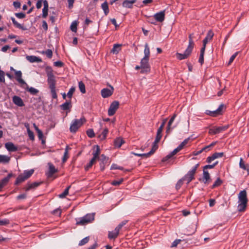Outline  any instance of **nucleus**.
Listing matches in <instances>:
<instances>
[{
	"label": "nucleus",
	"instance_id": "55",
	"mask_svg": "<svg viewBox=\"0 0 249 249\" xmlns=\"http://www.w3.org/2000/svg\"><path fill=\"white\" fill-rule=\"evenodd\" d=\"M123 181V179L121 178L118 180H113L111 182V184L114 186H118Z\"/></svg>",
	"mask_w": 249,
	"mask_h": 249
},
{
	"label": "nucleus",
	"instance_id": "57",
	"mask_svg": "<svg viewBox=\"0 0 249 249\" xmlns=\"http://www.w3.org/2000/svg\"><path fill=\"white\" fill-rule=\"evenodd\" d=\"M237 54H238V52H236L233 55H231V56L230 58L229 61L228 62V65H230L231 64V63L233 61V60L236 57Z\"/></svg>",
	"mask_w": 249,
	"mask_h": 249
},
{
	"label": "nucleus",
	"instance_id": "38",
	"mask_svg": "<svg viewBox=\"0 0 249 249\" xmlns=\"http://www.w3.org/2000/svg\"><path fill=\"white\" fill-rule=\"evenodd\" d=\"M222 183L223 181L219 178H218L213 185L212 186L211 188L213 189L216 187L219 186L222 184Z\"/></svg>",
	"mask_w": 249,
	"mask_h": 249
},
{
	"label": "nucleus",
	"instance_id": "53",
	"mask_svg": "<svg viewBox=\"0 0 249 249\" xmlns=\"http://www.w3.org/2000/svg\"><path fill=\"white\" fill-rule=\"evenodd\" d=\"M158 147L157 143H155V142L154 141L152 149L149 152L150 155H152L155 152V151L158 149Z\"/></svg>",
	"mask_w": 249,
	"mask_h": 249
},
{
	"label": "nucleus",
	"instance_id": "34",
	"mask_svg": "<svg viewBox=\"0 0 249 249\" xmlns=\"http://www.w3.org/2000/svg\"><path fill=\"white\" fill-rule=\"evenodd\" d=\"M11 20L12 21V22L13 23V24L14 25V26L18 28H19L20 29H21L22 30H26V28L24 27V26L23 25H22L21 24L18 23L15 19V18L13 17H12L11 18Z\"/></svg>",
	"mask_w": 249,
	"mask_h": 249
},
{
	"label": "nucleus",
	"instance_id": "60",
	"mask_svg": "<svg viewBox=\"0 0 249 249\" xmlns=\"http://www.w3.org/2000/svg\"><path fill=\"white\" fill-rule=\"evenodd\" d=\"M183 181V179L182 178V179H179L178 181V182L177 183L176 185V188L177 190H178L181 187V186L182 185Z\"/></svg>",
	"mask_w": 249,
	"mask_h": 249
},
{
	"label": "nucleus",
	"instance_id": "19",
	"mask_svg": "<svg viewBox=\"0 0 249 249\" xmlns=\"http://www.w3.org/2000/svg\"><path fill=\"white\" fill-rule=\"evenodd\" d=\"M5 147L9 152H16L18 150V147L11 142H8L5 143Z\"/></svg>",
	"mask_w": 249,
	"mask_h": 249
},
{
	"label": "nucleus",
	"instance_id": "39",
	"mask_svg": "<svg viewBox=\"0 0 249 249\" xmlns=\"http://www.w3.org/2000/svg\"><path fill=\"white\" fill-rule=\"evenodd\" d=\"M144 56L146 58H149L150 56V49L147 43H146L144 46Z\"/></svg>",
	"mask_w": 249,
	"mask_h": 249
},
{
	"label": "nucleus",
	"instance_id": "33",
	"mask_svg": "<svg viewBox=\"0 0 249 249\" xmlns=\"http://www.w3.org/2000/svg\"><path fill=\"white\" fill-rule=\"evenodd\" d=\"M11 20L12 21V22L13 23V24L14 25V26L18 28H19L20 29H21L22 30H26V28L24 27V26L23 25H22L21 24L18 23L15 19V18L13 17H12L11 18Z\"/></svg>",
	"mask_w": 249,
	"mask_h": 249
},
{
	"label": "nucleus",
	"instance_id": "45",
	"mask_svg": "<svg viewBox=\"0 0 249 249\" xmlns=\"http://www.w3.org/2000/svg\"><path fill=\"white\" fill-rule=\"evenodd\" d=\"M97 159L100 160L101 162V163H102L103 164L106 163L108 160L107 157L104 154L101 155V156Z\"/></svg>",
	"mask_w": 249,
	"mask_h": 249
},
{
	"label": "nucleus",
	"instance_id": "15",
	"mask_svg": "<svg viewBox=\"0 0 249 249\" xmlns=\"http://www.w3.org/2000/svg\"><path fill=\"white\" fill-rule=\"evenodd\" d=\"M199 180L200 181H202L204 184H208L211 180L210 175L208 171L203 170V178H199Z\"/></svg>",
	"mask_w": 249,
	"mask_h": 249
},
{
	"label": "nucleus",
	"instance_id": "51",
	"mask_svg": "<svg viewBox=\"0 0 249 249\" xmlns=\"http://www.w3.org/2000/svg\"><path fill=\"white\" fill-rule=\"evenodd\" d=\"M5 82V73L2 71L0 70V83Z\"/></svg>",
	"mask_w": 249,
	"mask_h": 249
},
{
	"label": "nucleus",
	"instance_id": "3",
	"mask_svg": "<svg viewBox=\"0 0 249 249\" xmlns=\"http://www.w3.org/2000/svg\"><path fill=\"white\" fill-rule=\"evenodd\" d=\"M238 210L240 212H244L247 207L248 199L246 190L241 191L238 195Z\"/></svg>",
	"mask_w": 249,
	"mask_h": 249
},
{
	"label": "nucleus",
	"instance_id": "59",
	"mask_svg": "<svg viewBox=\"0 0 249 249\" xmlns=\"http://www.w3.org/2000/svg\"><path fill=\"white\" fill-rule=\"evenodd\" d=\"M10 223L9 220L7 219H4L0 220V226H5Z\"/></svg>",
	"mask_w": 249,
	"mask_h": 249
},
{
	"label": "nucleus",
	"instance_id": "16",
	"mask_svg": "<svg viewBox=\"0 0 249 249\" xmlns=\"http://www.w3.org/2000/svg\"><path fill=\"white\" fill-rule=\"evenodd\" d=\"M177 117V114H174L172 117L170 118L169 121L168 122V125L166 128V132L167 134H169L170 133L171 131L175 127H176V126H172V124H173V122L174 121L176 117Z\"/></svg>",
	"mask_w": 249,
	"mask_h": 249
},
{
	"label": "nucleus",
	"instance_id": "9",
	"mask_svg": "<svg viewBox=\"0 0 249 249\" xmlns=\"http://www.w3.org/2000/svg\"><path fill=\"white\" fill-rule=\"evenodd\" d=\"M228 128V125L220 126L218 127L214 126L209 129V133L210 134L214 135L224 131L226 130H227Z\"/></svg>",
	"mask_w": 249,
	"mask_h": 249
},
{
	"label": "nucleus",
	"instance_id": "2",
	"mask_svg": "<svg viewBox=\"0 0 249 249\" xmlns=\"http://www.w3.org/2000/svg\"><path fill=\"white\" fill-rule=\"evenodd\" d=\"M189 44L183 53H177L176 55L177 58L181 60L187 58L192 53L195 46L193 39L195 38L194 34H191L189 36Z\"/></svg>",
	"mask_w": 249,
	"mask_h": 249
},
{
	"label": "nucleus",
	"instance_id": "30",
	"mask_svg": "<svg viewBox=\"0 0 249 249\" xmlns=\"http://www.w3.org/2000/svg\"><path fill=\"white\" fill-rule=\"evenodd\" d=\"M100 153V147L98 145H95L94 146V150L92 153V155L93 156V158H94L96 160H97L98 158H99V156Z\"/></svg>",
	"mask_w": 249,
	"mask_h": 249
},
{
	"label": "nucleus",
	"instance_id": "21",
	"mask_svg": "<svg viewBox=\"0 0 249 249\" xmlns=\"http://www.w3.org/2000/svg\"><path fill=\"white\" fill-rule=\"evenodd\" d=\"M41 183V182H35L32 183H28L25 188V190L26 191H28L31 189H35L39 186Z\"/></svg>",
	"mask_w": 249,
	"mask_h": 249
},
{
	"label": "nucleus",
	"instance_id": "18",
	"mask_svg": "<svg viewBox=\"0 0 249 249\" xmlns=\"http://www.w3.org/2000/svg\"><path fill=\"white\" fill-rule=\"evenodd\" d=\"M155 19L158 22H162L165 18L164 11H160L154 15Z\"/></svg>",
	"mask_w": 249,
	"mask_h": 249
},
{
	"label": "nucleus",
	"instance_id": "5",
	"mask_svg": "<svg viewBox=\"0 0 249 249\" xmlns=\"http://www.w3.org/2000/svg\"><path fill=\"white\" fill-rule=\"evenodd\" d=\"M86 119L84 117L80 119L73 120L70 127V131L71 133H75L78 128L80 127L86 122Z\"/></svg>",
	"mask_w": 249,
	"mask_h": 249
},
{
	"label": "nucleus",
	"instance_id": "25",
	"mask_svg": "<svg viewBox=\"0 0 249 249\" xmlns=\"http://www.w3.org/2000/svg\"><path fill=\"white\" fill-rule=\"evenodd\" d=\"M124 143V141L122 138H117L114 141V144L116 147L119 148Z\"/></svg>",
	"mask_w": 249,
	"mask_h": 249
},
{
	"label": "nucleus",
	"instance_id": "32",
	"mask_svg": "<svg viewBox=\"0 0 249 249\" xmlns=\"http://www.w3.org/2000/svg\"><path fill=\"white\" fill-rule=\"evenodd\" d=\"M61 108L64 110L70 109L71 107V102H66L60 106Z\"/></svg>",
	"mask_w": 249,
	"mask_h": 249
},
{
	"label": "nucleus",
	"instance_id": "4",
	"mask_svg": "<svg viewBox=\"0 0 249 249\" xmlns=\"http://www.w3.org/2000/svg\"><path fill=\"white\" fill-rule=\"evenodd\" d=\"M95 219V213H87L85 216L75 219L76 225L84 226L92 223Z\"/></svg>",
	"mask_w": 249,
	"mask_h": 249
},
{
	"label": "nucleus",
	"instance_id": "22",
	"mask_svg": "<svg viewBox=\"0 0 249 249\" xmlns=\"http://www.w3.org/2000/svg\"><path fill=\"white\" fill-rule=\"evenodd\" d=\"M213 36L214 34L213 32V31L211 30H209L206 36L203 40V44L206 45L209 41H211L212 39Z\"/></svg>",
	"mask_w": 249,
	"mask_h": 249
},
{
	"label": "nucleus",
	"instance_id": "29",
	"mask_svg": "<svg viewBox=\"0 0 249 249\" xmlns=\"http://www.w3.org/2000/svg\"><path fill=\"white\" fill-rule=\"evenodd\" d=\"M10 157L4 155H0V163H8L10 161Z\"/></svg>",
	"mask_w": 249,
	"mask_h": 249
},
{
	"label": "nucleus",
	"instance_id": "10",
	"mask_svg": "<svg viewBox=\"0 0 249 249\" xmlns=\"http://www.w3.org/2000/svg\"><path fill=\"white\" fill-rule=\"evenodd\" d=\"M119 106V103L118 101H114L110 105L108 110V115L110 116L113 115Z\"/></svg>",
	"mask_w": 249,
	"mask_h": 249
},
{
	"label": "nucleus",
	"instance_id": "23",
	"mask_svg": "<svg viewBox=\"0 0 249 249\" xmlns=\"http://www.w3.org/2000/svg\"><path fill=\"white\" fill-rule=\"evenodd\" d=\"M16 80L20 84H24L26 82L22 79V72L20 71H15Z\"/></svg>",
	"mask_w": 249,
	"mask_h": 249
},
{
	"label": "nucleus",
	"instance_id": "40",
	"mask_svg": "<svg viewBox=\"0 0 249 249\" xmlns=\"http://www.w3.org/2000/svg\"><path fill=\"white\" fill-rule=\"evenodd\" d=\"M70 188L71 186H68L62 194L59 195V197L61 198H65L66 196L68 195L69 191Z\"/></svg>",
	"mask_w": 249,
	"mask_h": 249
},
{
	"label": "nucleus",
	"instance_id": "56",
	"mask_svg": "<svg viewBox=\"0 0 249 249\" xmlns=\"http://www.w3.org/2000/svg\"><path fill=\"white\" fill-rule=\"evenodd\" d=\"M127 222V220H124L121 223H120L117 227L115 228V229H118V231H120V229L125 225Z\"/></svg>",
	"mask_w": 249,
	"mask_h": 249
},
{
	"label": "nucleus",
	"instance_id": "7",
	"mask_svg": "<svg viewBox=\"0 0 249 249\" xmlns=\"http://www.w3.org/2000/svg\"><path fill=\"white\" fill-rule=\"evenodd\" d=\"M149 58L143 57L141 61V73H147L150 71V67L148 63Z\"/></svg>",
	"mask_w": 249,
	"mask_h": 249
},
{
	"label": "nucleus",
	"instance_id": "52",
	"mask_svg": "<svg viewBox=\"0 0 249 249\" xmlns=\"http://www.w3.org/2000/svg\"><path fill=\"white\" fill-rule=\"evenodd\" d=\"M74 91H75V88H74V87H71V88L70 89V90H69V92H68V93H67V96H68V97L70 99H71V97H72V95H73V93H74Z\"/></svg>",
	"mask_w": 249,
	"mask_h": 249
},
{
	"label": "nucleus",
	"instance_id": "61",
	"mask_svg": "<svg viewBox=\"0 0 249 249\" xmlns=\"http://www.w3.org/2000/svg\"><path fill=\"white\" fill-rule=\"evenodd\" d=\"M162 137L161 133H158V132L157 133V135L156 139L155 140V143H158L160 141V140Z\"/></svg>",
	"mask_w": 249,
	"mask_h": 249
},
{
	"label": "nucleus",
	"instance_id": "37",
	"mask_svg": "<svg viewBox=\"0 0 249 249\" xmlns=\"http://www.w3.org/2000/svg\"><path fill=\"white\" fill-rule=\"evenodd\" d=\"M34 170L31 169L30 170H25L24 173L22 174L25 176V178L28 179L34 173Z\"/></svg>",
	"mask_w": 249,
	"mask_h": 249
},
{
	"label": "nucleus",
	"instance_id": "31",
	"mask_svg": "<svg viewBox=\"0 0 249 249\" xmlns=\"http://www.w3.org/2000/svg\"><path fill=\"white\" fill-rule=\"evenodd\" d=\"M26 179H27L26 178H25L24 175H23L22 174L19 175L18 178H17V179L15 181V185H18L23 181H24Z\"/></svg>",
	"mask_w": 249,
	"mask_h": 249
},
{
	"label": "nucleus",
	"instance_id": "6",
	"mask_svg": "<svg viewBox=\"0 0 249 249\" xmlns=\"http://www.w3.org/2000/svg\"><path fill=\"white\" fill-rule=\"evenodd\" d=\"M199 164L197 163L196 164L192 169L190 170L184 177L182 179L183 180H186L187 183L189 184L195 178L194 176L196 173L197 169L198 168Z\"/></svg>",
	"mask_w": 249,
	"mask_h": 249
},
{
	"label": "nucleus",
	"instance_id": "28",
	"mask_svg": "<svg viewBox=\"0 0 249 249\" xmlns=\"http://www.w3.org/2000/svg\"><path fill=\"white\" fill-rule=\"evenodd\" d=\"M24 85L26 86V90L29 91L31 94L36 95L38 93V90L33 87H29L26 83L24 84Z\"/></svg>",
	"mask_w": 249,
	"mask_h": 249
},
{
	"label": "nucleus",
	"instance_id": "24",
	"mask_svg": "<svg viewBox=\"0 0 249 249\" xmlns=\"http://www.w3.org/2000/svg\"><path fill=\"white\" fill-rule=\"evenodd\" d=\"M26 59L31 63L34 62H40L42 61L41 58L38 57L34 55H27L26 56Z\"/></svg>",
	"mask_w": 249,
	"mask_h": 249
},
{
	"label": "nucleus",
	"instance_id": "35",
	"mask_svg": "<svg viewBox=\"0 0 249 249\" xmlns=\"http://www.w3.org/2000/svg\"><path fill=\"white\" fill-rule=\"evenodd\" d=\"M101 8L104 11V14L106 16H107L109 13V9L108 3L107 1H105L101 5Z\"/></svg>",
	"mask_w": 249,
	"mask_h": 249
},
{
	"label": "nucleus",
	"instance_id": "62",
	"mask_svg": "<svg viewBox=\"0 0 249 249\" xmlns=\"http://www.w3.org/2000/svg\"><path fill=\"white\" fill-rule=\"evenodd\" d=\"M52 213L54 214L58 215L59 216H60L61 213V210L59 208L56 209L53 211Z\"/></svg>",
	"mask_w": 249,
	"mask_h": 249
},
{
	"label": "nucleus",
	"instance_id": "58",
	"mask_svg": "<svg viewBox=\"0 0 249 249\" xmlns=\"http://www.w3.org/2000/svg\"><path fill=\"white\" fill-rule=\"evenodd\" d=\"M190 138L185 139L179 145L182 149L188 142Z\"/></svg>",
	"mask_w": 249,
	"mask_h": 249
},
{
	"label": "nucleus",
	"instance_id": "43",
	"mask_svg": "<svg viewBox=\"0 0 249 249\" xmlns=\"http://www.w3.org/2000/svg\"><path fill=\"white\" fill-rule=\"evenodd\" d=\"M96 159L92 158L89 163L85 166V169L86 171H88L90 168L92 167L93 164L95 162Z\"/></svg>",
	"mask_w": 249,
	"mask_h": 249
},
{
	"label": "nucleus",
	"instance_id": "27",
	"mask_svg": "<svg viewBox=\"0 0 249 249\" xmlns=\"http://www.w3.org/2000/svg\"><path fill=\"white\" fill-rule=\"evenodd\" d=\"M119 233V231H118V229H115L113 231H109L108 238L110 239H115L118 236Z\"/></svg>",
	"mask_w": 249,
	"mask_h": 249
},
{
	"label": "nucleus",
	"instance_id": "26",
	"mask_svg": "<svg viewBox=\"0 0 249 249\" xmlns=\"http://www.w3.org/2000/svg\"><path fill=\"white\" fill-rule=\"evenodd\" d=\"M122 46V44H115L113 45V48L111 50V53L113 54H118L119 52L121 51V47Z\"/></svg>",
	"mask_w": 249,
	"mask_h": 249
},
{
	"label": "nucleus",
	"instance_id": "47",
	"mask_svg": "<svg viewBox=\"0 0 249 249\" xmlns=\"http://www.w3.org/2000/svg\"><path fill=\"white\" fill-rule=\"evenodd\" d=\"M77 22L76 21H74L72 22L71 25V30L72 32H76L77 31Z\"/></svg>",
	"mask_w": 249,
	"mask_h": 249
},
{
	"label": "nucleus",
	"instance_id": "49",
	"mask_svg": "<svg viewBox=\"0 0 249 249\" xmlns=\"http://www.w3.org/2000/svg\"><path fill=\"white\" fill-rule=\"evenodd\" d=\"M87 134L88 136V137L90 138H93L95 136L94 132L92 129H89L87 131Z\"/></svg>",
	"mask_w": 249,
	"mask_h": 249
},
{
	"label": "nucleus",
	"instance_id": "44",
	"mask_svg": "<svg viewBox=\"0 0 249 249\" xmlns=\"http://www.w3.org/2000/svg\"><path fill=\"white\" fill-rule=\"evenodd\" d=\"M108 132V130L107 128H105L104 129L102 134L99 136V137L101 139V140H104L106 138Z\"/></svg>",
	"mask_w": 249,
	"mask_h": 249
},
{
	"label": "nucleus",
	"instance_id": "8",
	"mask_svg": "<svg viewBox=\"0 0 249 249\" xmlns=\"http://www.w3.org/2000/svg\"><path fill=\"white\" fill-rule=\"evenodd\" d=\"M224 107L223 104H221L218 108L214 111H210L209 110H206L205 111V114L212 117H216L222 114V110Z\"/></svg>",
	"mask_w": 249,
	"mask_h": 249
},
{
	"label": "nucleus",
	"instance_id": "11",
	"mask_svg": "<svg viewBox=\"0 0 249 249\" xmlns=\"http://www.w3.org/2000/svg\"><path fill=\"white\" fill-rule=\"evenodd\" d=\"M109 87L110 89L104 88L101 90V94L103 98H107L112 94L114 89L111 86H110Z\"/></svg>",
	"mask_w": 249,
	"mask_h": 249
},
{
	"label": "nucleus",
	"instance_id": "42",
	"mask_svg": "<svg viewBox=\"0 0 249 249\" xmlns=\"http://www.w3.org/2000/svg\"><path fill=\"white\" fill-rule=\"evenodd\" d=\"M78 87L79 90L82 93H86L85 86L84 83L82 81H80L78 82Z\"/></svg>",
	"mask_w": 249,
	"mask_h": 249
},
{
	"label": "nucleus",
	"instance_id": "46",
	"mask_svg": "<svg viewBox=\"0 0 249 249\" xmlns=\"http://www.w3.org/2000/svg\"><path fill=\"white\" fill-rule=\"evenodd\" d=\"M68 148H69V147L67 146L65 149L64 156H63V157L62 159L63 162H66V161L68 159V157H68Z\"/></svg>",
	"mask_w": 249,
	"mask_h": 249
},
{
	"label": "nucleus",
	"instance_id": "14",
	"mask_svg": "<svg viewBox=\"0 0 249 249\" xmlns=\"http://www.w3.org/2000/svg\"><path fill=\"white\" fill-rule=\"evenodd\" d=\"M48 165L49 166V171L46 173V175L48 178H51L54 173L57 172V169L51 162H49Z\"/></svg>",
	"mask_w": 249,
	"mask_h": 249
},
{
	"label": "nucleus",
	"instance_id": "64",
	"mask_svg": "<svg viewBox=\"0 0 249 249\" xmlns=\"http://www.w3.org/2000/svg\"><path fill=\"white\" fill-rule=\"evenodd\" d=\"M224 155V153L223 152H220V153H214V154H213V155L215 158V159H217V158H221L223 157Z\"/></svg>",
	"mask_w": 249,
	"mask_h": 249
},
{
	"label": "nucleus",
	"instance_id": "50",
	"mask_svg": "<svg viewBox=\"0 0 249 249\" xmlns=\"http://www.w3.org/2000/svg\"><path fill=\"white\" fill-rule=\"evenodd\" d=\"M217 163L218 161H216L212 165H206L203 167V170H206L208 169H213L217 164Z\"/></svg>",
	"mask_w": 249,
	"mask_h": 249
},
{
	"label": "nucleus",
	"instance_id": "41",
	"mask_svg": "<svg viewBox=\"0 0 249 249\" xmlns=\"http://www.w3.org/2000/svg\"><path fill=\"white\" fill-rule=\"evenodd\" d=\"M43 54H45L49 58H51L53 56V52L50 49H47L41 52Z\"/></svg>",
	"mask_w": 249,
	"mask_h": 249
},
{
	"label": "nucleus",
	"instance_id": "63",
	"mask_svg": "<svg viewBox=\"0 0 249 249\" xmlns=\"http://www.w3.org/2000/svg\"><path fill=\"white\" fill-rule=\"evenodd\" d=\"M48 8H43L42 9V18H46L48 16Z\"/></svg>",
	"mask_w": 249,
	"mask_h": 249
},
{
	"label": "nucleus",
	"instance_id": "48",
	"mask_svg": "<svg viewBox=\"0 0 249 249\" xmlns=\"http://www.w3.org/2000/svg\"><path fill=\"white\" fill-rule=\"evenodd\" d=\"M89 241V237L87 236L82 239L79 243V246H83L87 243Z\"/></svg>",
	"mask_w": 249,
	"mask_h": 249
},
{
	"label": "nucleus",
	"instance_id": "17",
	"mask_svg": "<svg viewBox=\"0 0 249 249\" xmlns=\"http://www.w3.org/2000/svg\"><path fill=\"white\" fill-rule=\"evenodd\" d=\"M13 176L12 174H9L7 177L3 178L0 181V192H1L3 188L7 184L9 181L10 178Z\"/></svg>",
	"mask_w": 249,
	"mask_h": 249
},
{
	"label": "nucleus",
	"instance_id": "13",
	"mask_svg": "<svg viewBox=\"0 0 249 249\" xmlns=\"http://www.w3.org/2000/svg\"><path fill=\"white\" fill-rule=\"evenodd\" d=\"M182 148L178 145L176 148H175L172 152L167 155L162 160V161L165 162L167 161L169 159H171L173 156L175 155L178 152L180 151Z\"/></svg>",
	"mask_w": 249,
	"mask_h": 249
},
{
	"label": "nucleus",
	"instance_id": "1",
	"mask_svg": "<svg viewBox=\"0 0 249 249\" xmlns=\"http://www.w3.org/2000/svg\"><path fill=\"white\" fill-rule=\"evenodd\" d=\"M45 72L47 77V83L49 88L51 90L52 97L53 99H56L57 95L56 92V84L55 76L53 74V71L52 68L50 66H47L45 69Z\"/></svg>",
	"mask_w": 249,
	"mask_h": 249
},
{
	"label": "nucleus",
	"instance_id": "20",
	"mask_svg": "<svg viewBox=\"0 0 249 249\" xmlns=\"http://www.w3.org/2000/svg\"><path fill=\"white\" fill-rule=\"evenodd\" d=\"M13 102L18 107H23L24 104L22 99L18 96H14L13 97Z\"/></svg>",
	"mask_w": 249,
	"mask_h": 249
},
{
	"label": "nucleus",
	"instance_id": "54",
	"mask_svg": "<svg viewBox=\"0 0 249 249\" xmlns=\"http://www.w3.org/2000/svg\"><path fill=\"white\" fill-rule=\"evenodd\" d=\"M239 167H240V168H241L244 170H246L247 168H248V167H247V165H245L242 158H241L240 160Z\"/></svg>",
	"mask_w": 249,
	"mask_h": 249
},
{
	"label": "nucleus",
	"instance_id": "12",
	"mask_svg": "<svg viewBox=\"0 0 249 249\" xmlns=\"http://www.w3.org/2000/svg\"><path fill=\"white\" fill-rule=\"evenodd\" d=\"M182 148L178 145L176 148H175L172 152L167 155L162 160V161L165 162L167 161L169 159H171L173 156L175 155L178 152L180 151Z\"/></svg>",
	"mask_w": 249,
	"mask_h": 249
},
{
	"label": "nucleus",
	"instance_id": "36",
	"mask_svg": "<svg viewBox=\"0 0 249 249\" xmlns=\"http://www.w3.org/2000/svg\"><path fill=\"white\" fill-rule=\"evenodd\" d=\"M133 3L130 1L125 0L122 3V6L125 8H132L133 7Z\"/></svg>",
	"mask_w": 249,
	"mask_h": 249
}]
</instances>
